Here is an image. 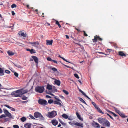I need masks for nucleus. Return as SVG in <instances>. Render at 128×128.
Masks as SVG:
<instances>
[{"label":"nucleus","instance_id":"obj_14","mask_svg":"<svg viewBox=\"0 0 128 128\" xmlns=\"http://www.w3.org/2000/svg\"><path fill=\"white\" fill-rule=\"evenodd\" d=\"M18 34L20 35H21V36H22L23 37H24L26 38V33L25 32L24 33V32H22V31H21L20 32H19L18 33Z\"/></svg>","mask_w":128,"mask_h":128},{"label":"nucleus","instance_id":"obj_43","mask_svg":"<svg viewBox=\"0 0 128 128\" xmlns=\"http://www.w3.org/2000/svg\"><path fill=\"white\" fill-rule=\"evenodd\" d=\"M22 99L23 100H26L27 98L25 96H24L22 97Z\"/></svg>","mask_w":128,"mask_h":128},{"label":"nucleus","instance_id":"obj_19","mask_svg":"<svg viewBox=\"0 0 128 128\" xmlns=\"http://www.w3.org/2000/svg\"><path fill=\"white\" fill-rule=\"evenodd\" d=\"M24 126L26 128H30L31 124L29 123L26 124L24 125Z\"/></svg>","mask_w":128,"mask_h":128},{"label":"nucleus","instance_id":"obj_10","mask_svg":"<svg viewBox=\"0 0 128 128\" xmlns=\"http://www.w3.org/2000/svg\"><path fill=\"white\" fill-rule=\"evenodd\" d=\"M29 43L32 45V46H36L37 45H39L40 44L38 42H30Z\"/></svg>","mask_w":128,"mask_h":128},{"label":"nucleus","instance_id":"obj_28","mask_svg":"<svg viewBox=\"0 0 128 128\" xmlns=\"http://www.w3.org/2000/svg\"><path fill=\"white\" fill-rule=\"evenodd\" d=\"M114 110H115L116 112L118 113V114H120L121 112H120V111L117 109L116 108H114Z\"/></svg>","mask_w":128,"mask_h":128},{"label":"nucleus","instance_id":"obj_45","mask_svg":"<svg viewBox=\"0 0 128 128\" xmlns=\"http://www.w3.org/2000/svg\"><path fill=\"white\" fill-rule=\"evenodd\" d=\"M5 72L6 73L8 74H9L10 73V72L8 70H6L5 71Z\"/></svg>","mask_w":128,"mask_h":128},{"label":"nucleus","instance_id":"obj_64","mask_svg":"<svg viewBox=\"0 0 128 128\" xmlns=\"http://www.w3.org/2000/svg\"><path fill=\"white\" fill-rule=\"evenodd\" d=\"M56 98V100H57L56 101H58L59 102H61L60 100H59V99L57 98Z\"/></svg>","mask_w":128,"mask_h":128},{"label":"nucleus","instance_id":"obj_23","mask_svg":"<svg viewBox=\"0 0 128 128\" xmlns=\"http://www.w3.org/2000/svg\"><path fill=\"white\" fill-rule=\"evenodd\" d=\"M62 116L65 119H67L68 118V116L65 114H62Z\"/></svg>","mask_w":128,"mask_h":128},{"label":"nucleus","instance_id":"obj_56","mask_svg":"<svg viewBox=\"0 0 128 128\" xmlns=\"http://www.w3.org/2000/svg\"><path fill=\"white\" fill-rule=\"evenodd\" d=\"M12 15L13 16H14L15 14V13L13 11H12Z\"/></svg>","mask_w":128,"mask_h":128},{"label":"nucleus","instance_id":"obj_4","mask_svg":"<svg viewBox=\"0 0 128 128\" xmlns=\"http://www.w3.org/2000/svg\"><path fill=\"white\" fill-rule=\"evenodd\" d=\"M47 115L49 118H52L55 117L57 115V113L56 111L54 110L48 112Z\"/></svg>","mask_w":128,"mask_h":128},{"label":"nucleus","instance_id":"obj_51","mask_svg":"<svg viewBox=\"0 0 128 128\" xmlns=\"http://www.w3.org/2000/svg\"><path fill=\"white\" fill-rule=\"evenodd\" d=\"M17 44H18V45H20V46H22V45H23V44H22V43H20L19 42H17Z\"/></svg>","mask_w":128,"mask_h":128},{"label":"nucleus","instance_id":"obj_62","mask_svg":"<svg viewBox=\"0 0 128 128\" xmlns=\"http://www.w3.org/2000/svg\"><path fill=\"white\" fill-rule=\"evenodd\" d=\"M66 36L67 39H69V38L68 36L67 35H66Z\"/></svg>","mask_w":128,"mask_h":128},{"label":"nucleus","instance_id":"obj_16","mask_svg":"<svg viewBox=\"0 0 128 128\" xmlns=\"http://www.w3.org/2000/svg\"><path fill=\"white\" fill-rule=\"evenodd\" d=\"M74 124L77 126H81L82 128L83 127V124H82L78 122L75 123Z\"/></svg>","mask_w":128,"mask_h":128},{"label":"nucleus","instance_id":"obj_39","mask_svg":"<svg viewBox=\"0 0 128 128\" xmlns=\"http://www.w3.org/2000/svg\"><path fill=\"white\" fill-rule=\"evenodd\" d=\"M13 72L14 73V74L16 76L18 77V73L15 72Z\"/></svg>","mask_w":128,"mask_h":128},{"label":"nucleus","instance_id":"obj_34","mask_svg":"<svg viewBox=\"0 0 128 128\" xmlns=\"http://www.w3.org/2000/svg\"><path fill=\"white\" fill-rule=\"evenodd\" d=\"M15 66H16L17 67H18V68H22V67L21 66H20V65H18V64H15Z\"/></svg>","mask_w":128,"mask_h":128},{"label":"nucleus","instance_id":"obj_52","mask_svg":"<svg viewBox=\"0 0 128 128\" xmlns=\"http://www.w3.org/2000/svg\"><path fill=\"white\" fill-rule=\"evenodd\" d=\"M4 106H5L7 107V108H10V109L11 107L9 106H8V105L7 104H5V105H4Z\"/></svg>","mask_w":128,"mask_h":128},{"label":"nucleus","instance_id":"obj_13","mask_svg":"<svg viewBox=\"0 0 128 128\" xmlns=\"http://www.w3.org/2000/svg\"><path fill=\"white\" fill-rule=\"evenodd\" d=\"M7 53L9 56H13L15 54V52H13L10 50H8L7 52Z\"/></svg>","mask_w":128,"mask_h":128},{"label":"nucleus","instance_id":"obj_37","mask_svg":"<svg viewBox=\"0 0 128 128\" xmlns=\"http://www.w3.org/2000/svg\"><path fill=\"white\" fill-rule=\"evenodd\" d=\"M63 92L66 94L68 95V92L66 90H63Z\"/></svg>","mask_w":128,"mask_h":128},{"label":"nucleus","instance_id":"obj_31","mask_svg":"<svg viewBox=\"0 0 128 128\" xmlns=\"http://www.w3.org/2000/svg\"><path fill=\"white\" fill-rule=\"evenodd\" d=\"M75 122L74 121H72L69 122L68 123L71 125L72 126L73 124H74Z\"/></svg>","mask_w":128,"mask_h":128},{"label":"nucleus","instance_id":"obj_63","mask_svg":"<svg viewBox=\"0 0 128 128\" xmlns=\"http://www.w3.org/2000/svg\"><path fill=\"white\" fill-rule=\"evenodd\" d=\"M76 30H77L78 32H80V29H78L77 28H76Z\"/></svg>","mask_w":128,"mask_h":128},{"label":"nucleus","instance_id":"obj_9","mask_svg":"<svg viewBox=\"0 0 128 128\" xmlns=\"http://www.w3.org/2000/svg\"><path fill=\"white\" fill-rule=\"evenodd\" d=\"M92 125L95 128H98L100 127V125L98 123L95 122H94L92 123Z\"/></svg>","mask_w":128,"mask_h":128},{"label":"nucleus","instance_id":"obj_49","mask_svg":"<svg viewBox=\"0 0 128 128\" xmlns=\"http://www.w3.org/2000/svg\"><path fill=\"white\" fill-rule=\"evenodd\" d=\"M94 42H96V36H94V38L92 40Z\"/></svg>","mask_w":128,"mask_h":128},{"label":"nucleus","instance_id":"obj_20","mask_svg":"<svg viewBox=\"0 0 128 128\" xmlns=\"http://www.w3.org/2000/svg\"><path fill=\"white\" fill-rule=\"evenodd\" d=\"M4 74V72L3 70L0 68V75H3Z\"/></svg>","mask_w":128,"mask_h":128},{"label":"nucleus","instance_id":"obj_18","mask_svg":"<svg viewBox=\"0 0 128 128\" xmlns=\"http://www.w3.org/2000/svg\"><path fill=\"white\" fill-rule=\"evenodd\" d=\"M32 58L36 63H38V59L36 56H32Z\"/></svg>","mask_w":128,"mask_h":128},{"label":"nucleus","instance_id":"obj_33","mask_svg":"<svg viewBox=\"0 0 128 128\" xmlns=\"http://www.w3.org/2000/svg\"><path fill=\"white\" fill-rule=\"evenodd\" d=\"M96 109L99 112L101 113H102V111L100 110V109L98 107L96 108Z\"/></svg>","mask_w":128,"mask_h":128},{"label":"nucleus","instance_id":"obj_8","mask_svg":"<svg viewBox=\"0 0 128 128\" xmlns=\"http://www.w3.org/2000/svg\"><path fill=\"white\" fill-rule=\"evenodd\" d=\"M4 113L6 114V116L10 118H11L12 116L10 113L6 109H4Z\"/></svg>","mask_w":128,"mask_h":128},{"label":"nucleus","instance_id":"obj_21","mask_svg":"<svg viewBox=\"0 0 128 128\" xmlns=\"http://www.w3.org/2000/svg\"><path fill=\"white\" fill-rule=\"evenodd\" d=\"M76 114L78 118L80 120L82 121L83 119L80 117V116L79 114L77 112L76 113Z\"/></svg>","mask_w":128,"mask_h":128},{"label":"nucleus","instance_id":"obj_36","mask_svg":"<svg viewBox=\"0 0 128 128\" xmlns=\"http://www.w3.org/2000/svg\"><path fill=\"white\" fill-rule=\"evenodd\" d=\"M33 11H35V12H37V13H36V14H39V15L40 14H41V13L40 12H38V9H36V10H33Z\"/></svg>","mask_w":128,"mask_h":128},{"label":"nucleus","instance_id":"obj_44","mask_svg":"<svg viewBox=\"0 0 128 128\" xmlns=\"http://www.w3.org/2000/svg\"><path fill=\"white\" fill-rule=\"evenodd\" d=\"M74 76H75V77H76L78 79L79 78V77L77 74H74Z\"/></svg>","mask_w":128,"mask_h":128},{"label":"nucleus","instance_id":"obj_50","mask_svg":"<svg viewBox=\"0 0 128 128\" xmlns=\"http://www.w3.org/2000/svg\"><path fill=\"white\" fill-rule=\"evenodd\" d=\"M119 114L122 117H125L124 114H122L121 112H120V114Z\"/></svg>","mask_w":128,"mask_h":128},{"label":"nucleus","instance_id":"obj_57","mask_svg":"<svg viewBox=\"0 0 128 128\" xmlns=\"http://www.w3.org/2000/svg\"><path fill=\"white\" fill-rule=\"evenodd\" d=\"M107 115L108 116L111 118L113 120V118H112V117L111 116H110L109 114H107Z\"/></svg>","mask_w":128,"mask_h":128},{"label":"nucleus","instance_id":"obj_29","mask_svg":"<svg viewBox=\"0 0 128 128\" xmlns=\"http://www.w3.org/2000/svg\"><path fill=\"white\" fill-rule=\"evenodd\" d=\"M16 4H14L11 5V7L12 8H16Z\"/></svg>","mask_w":128,"mask_h":128},{"label":"nucleus","instance_id":"obj_25","mask_svg":"<svg viewBox=\"0 0 128 128\" xmlns=\"http://www.w3.org/2000/svg\"><path fill=\"white\" fill-rule=\"evenodd\" d=\"M20 120L23 122H24L26 120V118L24 117H23L20 118Z\"/></svg>","mask_w":128,"mask_h":128},{"label":"nucleus","instance_id":"obj_48","mask_svg":"<svg viewBox=\"0 0 128 128\" xmlns=\"http://www.w3.org/2000/svg\"><path fill=\"white\" fill-rule=\"evenodd\" d=\"M6 117V116L4 114H2L0 116V118H2L4 117Z\"/></svg>","mask_w":128,"mask_h":128},{"label":"nucleus","instance_id":"obj_12","mask_svg":"<svg viewBox=\"0 0 128 128\" xmlns=\"http://www.w3.org/2000/svg\"><path fill=\"white\" fill-rule=\"evenodd\" d=\"M52 124L54 126H56L58 123V122L57 120L56 119H54L52 120Z\"/></svg>","mask_w":128,"mask_h":128},{"label":"nucleus","instance_id":"obj_41","mask_svg":"<svg viewBox=\"0 0 128 128\" xmlns=\"http://www.w3.org/2000/svg\"><path fill=\"white\" fill-rule=\"evenodd\" d=\"M13 127L14 128H19V126L17 125H13Z\"/></svg>","mask_w":128,"mask_h":128},{"label":"nucleus","instance_id":"obj_60","mask_svg":"<svg viewBox=\"0 0 128 128\" xmlns=\"http://www.w3.org/2000/svg\"><path fill=\"white\" fill-rule=\"evenodd\" d=\"M61 123L62 125H66V123L63 122H61Z\"/></svg>","mask_w":128,"mask_h":128},{"label":"nucleus","instance_id":"obj_32","mask_svg":"<svg viewBox=\"0 0 128 128\" xmlns=\"http://www.w3.org/2000/svg\"><path fill=\"white\" fill-rule=\"evenodd\" d=\"M92 103L96 108L98 107L94 102H92Z\"/></svg>","mask_w":128,"mask_h":128},{"label":"nucleus","instance_id":"obj_47","mask_svg":"<svg viewBox=\"0 0 128 128\" xmlns=\"http://www.w3.org/2000/svg\"><path fill=\"white\" fill-rule=\"evenodd\" d=\"M83 32L84 33V36H88V34H86L85 31H83Z\"/></svg>","mask_w":128,"mask_h":128},{"label":"nucleus","instance_id":"obj_11","mask_svg":"<svg viewBox=\"0 0 128 128\" xmlns=\"http://www.w3.org/2000/svg\"><path fill=\"white\" fill-rule=\"evenodd\" d=\"M104 124L106 126L109 127L110 126V124L108 121L106 119L103 125Z\"/></svg>","mask_w":128,"mask_h":128},{"label":"nucleus","instance_id":"obj_42","mask_svg":"<svg viewBox=\"0 0 128 128\" xmlns=\"http://www.w3.org/2000/svg\"><path fill=\"white\" fill-rule=\"evenodd\" d=\"M53 102V100H49L48 101V102L49 104H51V103H52V102Z\"/></svg>","mask_w":128,"mask_h":128},{"label":"nucleus","instance_id":"obj_59","mask_svg":"<svg viewBox=\"0 0 128 128\" xmlns=\"http://www.w3.org/2000/svg\"><path fill=\"white\" fill-rule=\"evenodd\" d=\"M112 113L115 116H117V115L116 114H115L113 112H112Z\"/></svg>","mask_w":128,"mask_h":128},{"label":"nucleus","instance_id":"obj_53","mask_svg":"<svg viewBox=\"0 0 128 128\" xmlns=\"http://www.w3.org/2000/svg\"><path fill=\"white\" fill-rule=\"evenodd\" d=\"M10 109L11 110H12V111H15V109H14V108L11 107Z\"/></svg>","mask_w":128,"mask_h":128},{"label":"nucleus","instance_id":"obj_15","mask_svg":"<svg viewBox=\"0 0 128 128\" xmlns=\"http://www.w3.org/2000/svg\"><path fill=\"white\" fill-rule=\"evenodd\" d=\"M53 40H46V44L47 45H52V44Z\"/></svg>","mask_w":128,"mask_h":128},{"label":"nucleus","instance_id":"obj_30","mask_svg":"<svg viewBox=\"0 0 128 128\" xmlns=\"http://www.w3.org/2000/svg\"><path fill=\"white\" fill-rule=\"evenodd\" d=\"M30 52L31 54L34 53L35 52V51L34 50L32 49L30 50Z\"/></svg>","mask_w":128,"mask_h":128},{"label":"nucleus","instance_id":"obj_54","mask_svg":"<svg viewBox=\"0 0 128 128\" xmlns=\"http://www.w3.org/2000/svg\"><path fill=\"white\" fill-rule=\"evenodd\" d=\"M47 60H48L50 61H52V59L50 57H48L47 58Z\"/></svg>","mask_w":128,"mask_h":128},{"label":"nucleus","instance_id":"obj_1","mask_svg":"<svg viewBox=\"0 0 128 128\" xmlns=\"http://www.w3.org/2000/svg\"><path fill=\"white\" fill-rule=\"evenodd\" d=\"M22 90H18L12 92L11 95L15 97L20 96L21 95L23 94L22 93Z\"/></svg>","mask_w":128,"mask_h":128},{"label":"nucleus","instance_id":"obj_6","mask_svg":"<svg viewBox=\"0 0 128 128\" xmlns=\"http://www.w3.org/2000/svg\"><path fill=\"white\" fill-rule=\"evenodd\" d=\"M38 103L39 104L43 105H46L48 104L46 100L41 99L38 100Z\"/></svg>","mask_w":128,"mask_h":128},{"label":"nucleus","instance_id":"obj_22","mask_svg":"<svg viewBox=\"0 0 128 128\" xmlns=\"http://www.w3.org/2000/svg\"><path fill=\"white\" fill-rule=\"evenodd\" d=\"M78 99L80 101L87 105V104L82 98H78Z\"/></svg>","mask_w":128,"mask_h":128},{"label":"nucleus","instance_id":"obj_27","mask_svg":"<svg viewBox=\"0 0 128 128\" xmlns=\"http://www.w3.org/2000/svg\"><path fill=\"white\" fill-rule=\"evenodd\" d=\"M47 89L49 90H51L52 88V86L50 85H48L47 87Z\"/></svg>","mask_w":128,"mask_h":128},{"label":"nucleus","instance_id":"obj_17","mask_svg":"<svg viewBox=\"0 0 128 128\" xmlns=\"http://www.w3.org/2000/svg\"><path fill=\"white\" fill-rule=\"evenodd\" d=\"M54 82L58 86H59L60 85V82L59 80L55 79Z\"/></svg>","mask_w":128,"mask_h":128},{"label":"nucleus","instance_id":"obj_38","mask_svg":"<svg viewBox=\"0 0 128 128\" xmlns=\"http://www.w3.org/2000/svg\"><path fill=\"white\" fill-rule=\"evenodd\" d=\"M61 58H62L63 60H64L65 61H66V62L70 63H71L70 62L68 61H67L65 59L64 57L62 56H60Z\"/></svg>","mask_w":128,"mask_h":128},{"label":"nucleus","instance_id":"obj_35","mask_svg":"<svg viewBox=\"0 0 128 128\" xmlns=\"http://www.w3.org/2000/svg\"><path fill=\"white\" fill-rule=\"evenodd\" d=\"M51 69L54 72H55L57 71V69L54 68H52Z\"/></svg>","mask_w":128,"mask_h":128},{"label":"nucleus","instance_id":"obj_5","mask_svg":"<svg viewBox=\"0 0 128 128\" xmlns=\"http://www.w3.org/2000/svg\"><path fill=\"white\" fill-rule=\"evenodd\" d=\"M36 91L40 93L42 92L44 90V88L43 87L38 86L36 87Z\"/></svg>","mask_w":128,"mask_h":128},{"label":"nucleus","instance_id":"obj_24","mask_svg":"<svg viewBox=\"0 0 128 128\" xmlns=\"http://www.w3.org/2000/svg\"><path fill=\"white\" fill-rule=\"evenodd\" d=\"M54 103L55 104H56L60 106L61 105V103H60L58 101H54Z\"/></svg>","mask_w":128,"mask_h":128},{"label":"nucleus","instance_id":"obj_2","mask_svg":"<svg viewBox=\"0 0 128 128\" xmlns=\"http://www.w3.org/2000/svg\"><path fill=\"white\" fill-rule=\"evenodd\" d=\"M8 90L7 88H0V96L6 95L8 94L7 90Z\"/></svg>","mask_w":128,"mask_h":128},{"label":"nucleus","instance_id":"obj_7","mask_svg":"<svg viewBox=\"0 0 128 128\" xmlns=\"http://www.w3.org/2000/svg\"><path fill=\"white\" fill-rule=\"evenodd\" d=\"M106 119L104 118L100 117L98 118L97 120L98 122L101 124H104V122Z\"/></svg>","mask_w":128,"mask_h":128},{"label":"nucleus","instance_id":"obj_40","mask_svg":"<svg viewBox=\"0 0 128 128\" xmlns=\"http://www.w3.org/2000/svg\"><path fill=\"white\" fill-rule=\"evenodd\" d=\"M29 117L32 119H35V118L34 117V116L32 115L31 114H30L29 116Z\"/></svg>","mask_w":128,"mask_h":128},{"label":"nucleus","instance_id":"obj_58","mask_svg":"<svg viewBox=\"0 0 128 128\" xmlns=\"http://www.w3.org/2000/svg\"><path fill=\"white\" fill-rule=\"evenodd\" d=\"M85 95H84L85 96H86V97H87L89 99V100H91V99H90V98H89V97H88L87 96L86 94H85Z\"/></svg>","mask_w":128,"mask_h":128},{"label":"nucleus","instance_id":"obj_55","mask_svg":"<svg viewBox=\"0 0 128 128\" xmlns=\"http://www.w3.org/2000/svg\"><path fill=\"white\" fill-rule=\"evenodd\" d=\"M46 97L47 98H51V97L50 96H48V95H46Z\"/></svg>","mask_w":128,"mask_h":128},{"label":"nucleus","instance_id":"obj_46","mask_svg":"<svg viewBox=\"0 0 128 128\" xmlns=\"http://www.w3.org/2000/svg\"><path fill=\"white\" fill-rule=\"evenodd\" d=\"M80 92H81L82 94L84 95H85V94H86L85 93H84L83 91H82V90H81L80 89L79 90Z\"/></svg>","mask_w":128,"mask_h":128},{"label":"nucleus","instance_id":"obj_3","mask_svg":"<svg viewBox=\"0 0 128 128\" xmlns=\"http://www.w3.org/2000/svg\"><path fill=\"white\" fill-rule=\"evenodd\" d=\"M34 116L36 118H40L41 119L43 120L44 119V117L41 114L38 112H35L34 114Z\"/></svg>","mask_w":128,"mask_h":128},{"label":"nucleus","instance_id":"obj_61","mask_svg":"<svg viewBox=\"0 0 128 128\" xmlns=\"http://www.w3.org/2000/svg\"><path fill=\"white\" fill-rule=\"evenodd\" d=\"M52 61L54 63L57 64V62L55 60H52Z\"/></svg>","mask_w":128,"mask_h":128},{"label":"nucleus","instance_id":"obj_26","mask_svg":"<svg viewBox=\"0 0 128 128\" xmlns=\"http://www.w3.org/2000/svg\"><path fill=\"white\" fill-rule=\"evenodd\" d=\"M56 24H57L58 25V26L60 28L61 27V26L60 24H59V22L58 21H57V20L56 21Z\"/></svg>","mask_w":128,"mask_h":128}]
</instances>
